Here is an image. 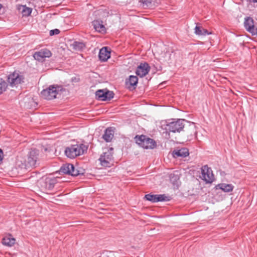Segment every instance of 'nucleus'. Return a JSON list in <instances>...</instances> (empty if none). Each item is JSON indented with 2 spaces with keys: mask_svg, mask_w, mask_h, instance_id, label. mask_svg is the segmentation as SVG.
Wrapping results in <instances>:
<instances>
[{
  "mask_svg": "<svg viewBox=\"0 0 257 257\" xmlns=\"http://www.w3.org/2000/svg\"><path fill=\"white\" fill-rule=\"evenodd\" d=\"M87 146L83 144L71 145L65 149V153L67 157L73 159L83 155L87 151Z\"/></svg>",
  "mask_w": 257,
  "mask_h": 257,
  "instance_id": "f257e3e1",
  "label": "nucleus"
},
{
  "mask_svg": "<svg viewBox=\"0 0 257 257\" xmlns=\"http://www.w3.org/2000/svg\"><path fill=\"white\" fill-rule=\"evenodd\" d=\"M113 155V148H109L104 150L99 159L101 165L104 167H110L112 165Z\"/></svg>",
  "mask_w": 257,
  "mask_h": 257,
  "instance_id": "f03ea898",
  "label": "nucleus"
},
{
  "mask_svg": "<svg viewBox=\"0 0 257 257\" xmlns=\"http://www.w3.org/2000/svg\"><path fill=\"white\" fill-rule=\"evenodd\" d=\"M61 87L58 85H50L46 89H43L41 92L42 98L47 100H51L56 97Z\"/></svg>",
  "mask_w": 257,
  "mask_h": 257,
  "instance_id": "7ed1b4c3",
  "label": "nucleus"
},
{
  "mask_svg": "<svg viewBox=\"0 0 257 257\" xmlns=\"http://www.w3.org/2000/svg\"><path fill=\"white\" fill-rule=\"evenodd\" d=\"M136 143L144 149H153L156 146V143L153 139L147 138L144 135L136 136L135 137Z\"/></svg>",
  "mask_w": 257,
  "mask_h": 257,
  "instance_id": "20e7f679",
  "label": "nucleus"
},
{
  "mask_svg": "<svg viewBox=\"0 0 257 257\" xmlns=\"http://www.w3.org/2000/svg\"><path fill=\"white\" fill-rule=\"evenodd\" d=\"M185 122L184 119L173 120L167 124L166 129L172 133H180L184 127Z\"/></svg>",
  "mask_w": 257,
  "mask_h": 257,
  "instance_id": "39448f33",
  "label": "nucleus"
},
{
  "mask_svg": "<svg viewBox=\"0 0 257 257\" xmlns=\"http://www.w3.org/2000/svg\"><path fill=\"white\" fill-rule=\"evenodd\" d=\"M39 152L38 150L32 149L28 155L27 159L26 160V165L28 167H36L38 161H39Z\"/></svg>",
  "mask_w": 257,
  "mask_h": 257,
  "instance_id": "423d86ee",
  "label": "nucleus"
},
{
  "mask_svg": "<svg viewBox=\"0 0 257 257\" xmlns=\"http://www.w3.org/2000/svg\"><path fill=\"white\" fill-rule=\"evenodd\" d=\"M200 178L206 183H212L214 180V175L212 171L207 165H204L201 168V175Z\"/></svg>",
  "mask_w": 257,
  "mask_h": 257,
  "instance_id": "0eeeda50",
  "label": "nucleus"
},
{
  "mask_svg": "<svg viewBox=\"0 0 257 257\" xmlns=\"http://www.w3.org/2000/svg\"><path fill=\"white\" fill-rule=\"evenodd\" d=\"M114 96L113 91H109L106 89H99L96 91V98L99 100L106 101L112 99Z\"/></svg>",
  "mask_w": 257,
  "mask_h": 257,
  "instance_id": "6e6552de",
  "label": "nucleus"
},
{
  "mask_svg": "<svg viewBox=\"0 0 257 257\" xmlns=\"http://www.w3.org/2000/svg\"><path fill=\"white\" fill-rule=\"evenodd\" d=\"M8 80L10 86L14 87L23 82L24 77L19 72L15 71L9 75Z\"/></svg>",
  "mask_w": 257,
  "mask_h": 257,
  "instance_id": "1a4fd4ad",
  "label": "nucleus"
},
{
  "mask_svg": "<svg viewBox=\"0 0 257 257\" xmlns=\"http://www.w3.org/2000/svg\"><path fill=\"white\" fill-rule=\"evenodd\" d=\"M51 56L52 53L47 49H42L33 55L34 59L39 61H43L46 58H49Z\"/></svg>",
  "mask_w": 257,
  "mask_h": 257,
  "instance_id": "9d476101",
  "label": "nucleus"
},
{
  "mask_svg": "<svg viewBox=\"0 0 257 257\" xmlns=\"http://www.w3.org/2000/svg\"><path fill=\"white\" fill-rule=\"evenodd\" d=\"M60 171L61 173L69 174L72 176H77L80 173L79 171L76 169L74 166L71 164H66L63 165L60 168Z\"/></svg>",
  "mask_w": 257,
  "mask_h": 257,
  "instance_id": "9b49d317",
  "label": "nucleus"
},
{
  "mask_svg": "<svg viewBox=\"0 0 257 257\" xmlns=\"http://www.w3.org/2000/svg\"><path fill=\"white\" fill-rule=\"evenodd\" d=\"M244 26L245 29L252 35H257V29L254 27V21L252 18L247 17L245 18Z\"/></svg>",
  "mask_w": 257,
  "mask_h": 257,
  "instance_id": "f8f14e48",
  "label": "nucleus"
},
{
  "mask_svg": "<svg viewBox=\"0 0 257 257\" xmlns=\"http://www.w3.org/2000/svg\"><path fill=\"white\" fill-rule=\"evenodd\" d=\"M151 67L148 63H141L137 67L136 74L142 78L148 74Z\"/></svg>",
  "mask_w": 257,
  "mask_h": 257,
  "instance_id": "ddd939ff",
  "label": "nucleus"
},
{
  "mask_svg": "<svg viewBox=\"0 0 257 257\" xmlns=\"http://www.w3.org/2000/svg\"><path fill=\"white\" fill-rule=\"evenodd\" d=\"M145 197L147 200L154 203L168 200L167 197L164 194L153 195L149 194L146 195Z\"/></svg>",
  "mask_w": 257,
  "mask_h": 257,
  "instance_id": "4468645a",
  "label": "nucleus"
},
{
  "mask_svg": "<svg viewBox=\"0 0 257 257\" xmlns=\"http://www.w3.org/2000/svg\"><path fill=\"white\" fill-rule=\"evenodd\" d=\"M110 57V53L108 51L106 47L101 49L99 53V58L102 61H106Z\"/></svg>",
  "mask_w": 257,
  "mask_h": 257,
  "instance_id": "2eb2a0df",
  "label": "nucleus"
},
{
  "mask_svg": "<svg viewBox=\"0 0 257 257\" xmlns=\"http://www.w3.org/2000/svg\"><path fill=\"white\" fill-rule=\"evenodd\" d=\"M114 136V130L112 127H108L105 131L104 134L102 136V138L106 142L111 141Z\"/></svg>",
  "mask_w": 257,
  "mask_h": 257,
  "instance_id": "dca6fc26",
  "label": "nucleus"
},
{
  "mask_svg": "<svg viewBox=\"0 0 257 257\" xmlns=\"http://www.w3.org/2000/svg\"><path fill=\"white\" fill-rule=\"evenodd\" d=\"M189 152L187 149L183 148L181 149L175 150L173 152V156L174 157H185L189 155Z\"/></svg>",
  "mask_w": 257,
  "mask_h": 257,
  "instance_id": "f3484780",
  "label": "nucleus"
},
{
  "mask_svg": "<svg viewBox=\"0 0 257 257\" xmlns=\"http://www.w3.org/2000/svg\"><path fill=\"white\" fill-rule=\"evenodd\" d=\"M216 189H220L224 192H230L233 190V186L231 184L221 183L216 186Z\"/></svg>",
  "mask_w": 257,
  "mask_h": 257,
  "instance_id": "a211bd4d",
  "label": "nucleus"
},
{
  "mask_svg": "<svg viewBox=\"0 0 257 257\" xmlns=\"http://www.w3.org/2000/svg\"><path fill=\"white\" fill-rule=\"evenodd\" d=\"M194 30L195 34L198 36H206L211 34L206 29L197 25L195 27Z\"/></svg>",
  "mask_w": 257,
  "mask_h": 257,
  "instance_id": "6ab92c4d",
  "label": "nucleus"
},
{
  "mask_svg": "<svg viewBox=\"0 0 257 257\" xmlns=\"http://www.w3.org/2000/svg\"><path fill=\"white\" fill-rule=\"evenodd\" d=\"M15 241L16 239L14 237L8 236L3 238L2 242L5 245L12 246L15 243Z\"/></svg>",
  "mask_w": 257,
  "mask_h": 257,
  "instance_id": "aec40b11",
  "label": "nucleus"
},
{
  "mask_svg": "<svg viewBox=\"0 0 257 257\" xmlns=\"http://www.w3.org/2000/svg\"><path fill=\"white\" fill-rule=\"evenodd\" d=\"M188 134L190 137H196L197 130L196 125L194 122H190L188 128Z\"/></svg>",
  "mask_w": 257,
  "mask_h": 257,
  "instance_id": "412c9836",
  "label": "nucleus"
},
{
  "mask_svg": "<svg viewBox=\"0 0 257 257\" xmlns=\"http://www.w3.org/2000/svg\"><path fill=\"white\" fill-rule=\"evenodd\" d=\"M138 78L137 76L131 75L129 78L126 80V84L132 86H136L138 84Z\"/></svg>",
  "mask_w": 257,
  "mask_h": 257,
  "instance_id": "4be33fe9",
  "label": "nucleus"
},
{
  "mask_svg": "<svg viewBox=\"0 0 257 257\" xmlns=\"http://www.w3.org/2000/svg\"><path fill=\"white\" fill-rule=\"evenodd\" d=\"M93 26L94 29L98 32H102L105 30V27L104 26L100 23L98 21H95L93 22Z\"/></svg>",
  "mask_w": 257,
  "mask_h": 257,
  "instance_id": "5701e85b",
  "label": "nucleus"
},
{
  "mask_svg": "<svg viewBox=\"0 0 257 257\" xmlns=\"http://www.w3.org/2000/svg\"><path fill=\"white\" fill-rule=\"evenodd\" d=\"M22 10V14L23 16L28 17L32 13V9L27 7L25 6H22L21 9Z\"/></svg>",
  "mask_w": 257,
  "mask_h": 257,
  "instance_id": "b1692460",
  "label": "nucleus"
},
{
  "mask_svg": "<svg viewBox=\"0 0 257 257\" xmlns=\"http://www.w3.org/2000/svg\"><path fill=\"white\" fill-rule=\"evenodd\" d=\"M7 87V83L3 79L0 78V94L6 90Z\"/></svg>",
  "mask_w": 257,
  "mask_h": 257,
  "instance_id": "393cba45",
  "label": "nucleus"
},
{
  "mask_svg": "<svg viewBox=\"0 0 257 257\" xmlns=\"http://www.w3.org/2000/svg\"><path fill=\"white\" fill-rule=\"evenodd\" d=\"M74 48L75 50H81L85 47V45L83 43L75 42L74 44Z\"/></svg>",
  "mask_w": 257,
  "mask_h": 257,
  "instance_id": "a878e982",
  "label": "nucleus"
},
{
  "mask_svg": "<svg viewBox=\"0 0 257 257\" xmlns=\"http://www.w3.org/2000/svg\"><path fill=\"white\" fill-rule=\"evenodd\" d=\"M153 0H142L143 6L144 7L151 8Z\"/></svg>",
  "mask_w": 257,
  "mask_h": 257,
  "instance_id": "bb28decb",
  "label": "nucleus"
},
{
  "mask_svg": "<svg viewBox=\"0 0 257 257\" xmlns=\"http://www.w3.org/2000/svg\"><path fill=\"white\" fill-rule=\"evenodd\" d=\"M59 33H60V30L57 29H55L54 30H52L50 31V35L51 36H53L54 35H57V34H59Z\"/></svg>",
  "mask_w": 257,
  "mask_h": 257,
  "instance_id": "cd10ccee",
  "label": "nucleus"
},
{
  "mask_svg": "<svg viewBox=\"0 0 257 257\" xmlns=\"http://www.w3.org/2000/svg\"><path fill=\"white\" fill-rule=\"evenodd\" d=\"M3 159V152L0 149V162L2 161Z\"/></svg>",
  "mask_w": 257,
  "mask_h": 257,
  "instance_id": "c85d7f7f",
  "label": "nucleus"
},
{
  "mask_svg": "<svg viewBox=\"0 0 257 257\" xmlns=\"http://www.w3.org/2000/svg\"><path fill=\"white\" fill-rule=\"evenodd\" d=\"M250 2L257 3V0H249Z\"/></svg>",
  "mask_w": 257,
  "mask_h": 257,
  "instance_id": "c756f323",
  "label": "nucleus"
}]
</instances>
